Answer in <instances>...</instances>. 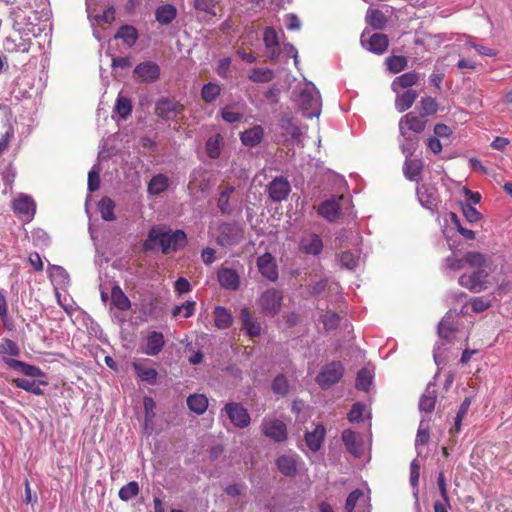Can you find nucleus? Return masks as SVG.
<instances>
[{
  "label": "nucleus",
  "instance_id": "1",
  "mask_svg": "<svg viewBox=\"0 0 512 512\" xmlns=\"http://www.w3.org/2000/svg\"><path fill=\"white\" fill-rule=\"evenodd\" d=\"M465 262L474 270L471 273L462 274L458 279L459 285L473 293H480L488 289L491 285L492 263L490 258L483 253L470 251L465 254Z\"/></svg>",
  "mask_w": 512,
  "mask_h": 512
},
{
  "label": "nucleus",
  "instance_id": "2",
  "mask_svg": "<svg viewBox=\"0 0 512 512\" xmlns=\"http://www.w3.org/2000/svg\"><path fill=\"white\" fill-rule=\"evenodd\" d=\"M157 242L163 254L176 252L184 248L187 244V236L183 230L162 231L156 227H152L148 232V238L143 244L145 251L152 250L154 247L152 243Z\"/></svg>",
  "mask_w": 512,
  "mask_h": 512
},
{
  "label": "nucleus",
  "instance_id": "3",
  "mask_svg": "<svg viewBox=\"0 0 512 512\" xmlns=\"http://www.w3.org/2000/svg\"><path fill=\"white\" fill-rule=\"evenodd\" d=\"M299 105L307 118L318 117L321 113L322 100L314 85H307L299 95Z\"/></svg>",
  "mask_w": 512,
  "mask_h": 512
},
{
  "label": "nucleus",
  "instance_id": "4",
  "mask_svg": "<svg viewBox=\"0 0 512 512\" xmlns=\"http://www.w3.org/2000/svg\"><path fill=\"white\" fill-rule=\"evenodd\" d=\"M344 371L341 361H332L322 367L315 381L322 389H329L341 380Z\"/></svg>",
  "mask_w": 512,
  "mask_h": 512
},
{
  "label": "nucleus",
  "instance_id": "5",
  "mask_svg": "<svg viewBox=\"0 0 512 512\" xmlns=\"http://www.w3.org/2000/svg\"><path fill=\"white\" fill-rule=\"evenodd\" d=\"M282 301V292L275 288H270L261 294L259 305L265 314L275 316L281 310Z\"/></svg>",
  "mask_w": 512,
  "mask_h": 512
},
{
  "label": "nucleus",
  "instance_id": "6",
  "mask_svg": "<svg viewBox=\"0 0 512 512\" xmlns=\"http://www.w3.org/2000/svg\"><path fill=\"white\" fill-rule=\"evenodd\" d=\"M261 431L275 442H284L288 438L286 424L279 419L264 418L261 423Z\"/></svg>",
  "mask_w": 512,
  "mask_h": 512
},
{
  "label": "nucleus",
  "instance_id": "7",
  "mask_svg": "<svg viewBox=\"0 0 512 512\" xmlns=\"http://www.w3.org/2000/svg\"><path fill=\"white\" fill-rule=\"evenodd\" d=\"M14 213L24 221H31L36 213V204L31 196L20 194L12 203Z\"/></svg>",
  "mask_w": 512,
  "mask_h": 512
},
{
  "label": "nucleus",
  "instance_id": "8",
  "mask_svg": "<svg viewBox=\"0 0 512 512\" xmlns=\"http://www.w3.org/2000/svg\"><path fill=\"white\" fill-rule=\"evenodd\" d=\"M224 410L231 423H233L236 427L246 428L249 426L251 422L250 415L247 409L244 408L240 403H227L224 407Z\"/></svg>",
  "mask_w": 512,
  "mask_h": 512
},
{
  "label": "nucleus",
  "instance_id": "9",
  "mask_svg": "<svg viewBox=\"0 0 512 512\" xmlns=\"http://www.w3.org/2000/svg\"><path fill=\"white\" fill-rule=\"evenodd\" d=\"M183 110L184 106L182 104L170 99H161L155 106L156 115L164 120L174 119Z\"/></svg>",
  "mask_w": 512,
  "mask_h": 512
},
{
  "label": "nucleus",
  "instance_id": "10",
  "mask_svg": "<svg viewBox=\"0 0 512 512\" xmlns=\"http://www.w3.org/2000/svg\"><path fill=\"white\" fill-rule=\"evenodd\" d=\"M424 117L417 116L413 112L407 113L403 116L399 122V129L403 136H406L407 131H412L414 133H421L424 131L426 127V121L423 119Z\"/></svg>",
  "mask_w": 512,
  "mask_h": 512
},
{
  "label": "nucleus",
  "instance_id": "11",
  "mask_svg": "<svg viewBox=\"0 0 512 512\" xmlns=\"http://www.w3.org/2000/svg\"><path fill=\"white\" fill-rule=\"evenodd\" d=\"M212 183L208 177V173L203 168L192 171L187 188L190 191L207 192L211 189Z\"/></svg>",
  "mask_w": 512,
  "mask_h": 512
},
{
  "label": "nucleus",
  "instance_id": "12",
  "mask_svg": "<svg viewBox=\"0 0 512 512\" xmlns=\"http://www.w3.org/2000/svg\"><path fill=\"white\" fill-rule=\"evenodd\" d=\"M291 191L290 183L283 177H276L268 185V195L274 202H282Z\"/></svg>",
  "mask_w": 512,
  "mask_h": 512
},
{
  "label": "nucleus",
  "instance_id": "13",
  "mask_svg": "<svg viewBox=\"0 0 512 512\" xmlns=\"http://www.w3.org/2000/svg\"><path fill=\"white\" fill-rule=\"evenodd\" d=\"M257 267L261 275L274 282L278 279V267L274 257L265 253L257 258Z\"/></svg>",
  "mask_w": 512,
  "mask_h": 512
},
{
  "label": "nucleus",
  "instance_id": "14",
  "mask_svg": "<svg viewBox=\"0 0 512 512\" xmlns=\"http://www.w3.org/2000/svg\"><path fill=\"white\" fill-rule=\"evenodd\" d=\"M344 199L343 196L332 197L322 202L318 207V214L328 220L329 222L335 221L340 215V202Z\"/></svg>",
  "mask_w": 512,
  "mask_h": 512
},
{
  "label": "nucleus",
  "instance_id": "15",
  "mask_svg": "<svg viewBox=\"0 0 512 512\" xmlns=\"http://www.w3.org/2000/svg\"><path fill=\"white\" fill-rule=\"evenodd\" d=\"M299 456L297 454H283L276 459L277 469L286 477H294L297 474Z\"/></svg>",
  "mask_w": 512,
  "mask_h": 512
},
{
  "label": "nucleus",
  "instance_id": "16",
  "mask_svg": "<svg viewBox=\"0 0 512 512\" xmlns=\"http://www.w3.org/2000/svg\"><path fill=\"white\" fill-rule=\"evenodd\" d=\"M134 74L141 81L151 83L159 78L160 68L153 62H144L135 67Z\"/></svg>",
  "mask_w": 512,
  "mask_h": 512
},
{
  "label": "nucleus",
  "instance_id": "17",
  "mask_svg": "<svg viewBox=\"0 0 512 512\" xmlns=\"http://www.w3.org/2000/svg\"><path fill=\"white\" fill-rule=\"evenodd\" d=\"M218 281L221 287L227 290H237L240 286V277L232 268H221L218 270Z\"/></svg>",
  "mask_w": 512,
  "mask_h": 512
},
{
  "label": "nucleus",
  "instance_id": "18",
  "mask_svg": "<svg viewBox=\"0 0 512 512\" xmlns=\"http://www.w3.org/2000/svg\"><path fill=\"white\" fill-rule=\"evenodd\" d=\"M240 318L242 322V328L246 330L250 337L259 336L261 333V326L257 322L247 307H243L240 311Z\"/></svg>",
  "mask_w": 512,
  "mask_h": 512
},
{
  "label": "nucleus",
  "instance_id": "19",
  "mask_svg": "<svg viewBox=\"0 0 512 512\" xmlns=\"http://www.w3.org/2000/svg\"><path fill=\"white\" fill-rule=\"evenodd\" d=\"M165 344L164 336L161 332L153 331L148 334L146 346L143 352L149 356H155L161 352Z\"/></svg>",
  "mask_w": 512,
  "mask_h": 512
},
{
  "label": "nucleus",
  "instance_id": "20",
  "mask_svg": "<svg viewBox=\"0 0 512 512\" xmlns=\"http://www.w3.org/2000/svg\"><path fill=\"white\" fill-rule=\"evenodd\" d=\"M325 433L326 429L322 424L316 425L313 431L306 432V444L313 452H316L320 449L325 437Z\"/></svg>",
  "mask_w": 512,
  "mask_h": 512
},
{
  "label": "nucleus",
  "instance_id": "21",
  "mask_svg": "<svg viewBox=\"0 0 512 512\" xmlns=\"http://www.w3.org/2000/svg\"><path fill=\"white\" fill-rule=\"evenodd\" d=\"M264 137V130L260 125H256L240 134V139L243 145L248 147H255L261 143Z\"/></svg>",
  "mask_w": 512,
  "mask_h": 512
},
{
  "label": "nucleus",
  "instance_id": "22",
  "mask_svg": "<svg viewBox=\"0 0 512 512\" xmlns=\"http://www.w3.org/2000/svg\"><path fill=\"white\" fill-rule=\"evenodd\" d=\"M389 46V39L386 34L374 33L367 41V49L375 54L381 55L386 52Z\"/></svg>",
  "mask_w": 512,
  "mask_h": 512
},
{
  "label": "nucleus",
  "instance_id": "23",
  "mask_svg": "<svg viewBox=\"0 0 512 512\" xmlns=\"http://www.w3.org/2000/svg\"><path fill=\"white\" fill-rule=\"evenodd\" d=\"M213 315L215 326L220 330L229 328L233 323L231 312L223 306H216Z\"/></svg>",
  "mask_w": 512,
  "mask_h": 512
},
{
  "label": "nucleus",
  "instance_id": "24",
  "mask_svg": "<svg viewBox=\"0 0 512 512\" xmlns=\"http://www.w3.org/2000/svg\"><path fill=\"white\" fill-rule=\"evenodd\" d=\"M169 187V178L162 173L154 175L147 186V191L151 195H159Z\"/></svg>",
  "mask_w": 512,
  "mask_h": 512
},
{
  "label": "nucleus",
  "instance_id": "25",
  "mask_svg": "<svg viewBox=\"0 0 512 512\" xmlns=\"http://www.w3.org/2000/svg\"><path fill=\"white\" fill-rule=\"evenodd\" d=\"M300 246L305 253L317 255L322 251L323 243L318 235L311 234L302 238Z\"/></svg>",
  "mask_w": 512,
  "mask_h": 512
},
{
  "label": "nucleus",
  "instance_id": "26",
  "mask_svg": "<svg viewBox=\"0 0 512 512\" xmlns=\"http://www.w3.org/2000/svg\"><path fill=\"white\" fill-rule=\"evenodd\" d=\"M224 146V138L221 134L217 133L212 135L206 140L205 148L206 153L211 159H217L221 155L222 147Z\"/></svg>",
  "mask_w": 512,
  "mask_h": 512
},
{
  "label": "nucleus",
  "instance_id": "27",
  "mask_svg": "<svg viewBox=\"0 0 512 512\" xmlns=\"http://www.w3.org/2000/svg\"><path fill=\"white\" fill-rule=\"evenodd\" d=\"M114 38L121 39L128 47H132L138 39V32L134 26L126 24L118 29Z\"/></svg>",
  "mask_w": 512,
  "mask_h": 512
},
{
  "label": "nucleus",
  "instance_id": "28",
  "mask_svg": "<svg viewBox=\"0 0 512 512\" xmlns=\"http://www.w3.org/2000/svg\"><path fill=\"white\" fill-rule=\"evenodd\" d=\"M111 302L120 311H127L131 308L129 298L118 285L112 287Z\"/></svg>",
  "mask_w": 512,
  "mask_h": 512
},
{
  "label": "nucleus",
  "instance_id": "29",
  "mask_svg": "<svg viewBox=\"0 0 512 512\" xmlns=\"http://www.w3.org/2000/svg\"><path fill=\"white\" fill-rule=\"evenodd\" d=\"M418 97V93L415 90H406L400 95H397L395 100V107L399 112H405L412 107L415 100Z\"/></svg>",
  "mask_w": 512,
  "mask_h": 512
},
{
  "label": "nucleus",
  "instance_id": "30",
  "mask_svg": "<svg viewBox=\"0 0 512 512\" xmlns=\"http://www.w3.org/2000/svg\"><path fill=\"white\" fill-rule=\"evenodd\" d=\"M280 127L283 135L292 140L299 141L302 135L301 129L293 123L289 116H283L280 120Z\"/></svg>",
  "mask_w": 512,
  "mask_h": 512
},
{
  "label": "nucleus",
  "instance_id": "31",
  "mask_svg": "<svg viewBox=\"0 0 512 512\" xmlns=\"http://www.w3.org/2000/svg\"><path fill=\"white\" fill-rule=\"evenodd\" d=\"M423 170V162L419 158L411 159L406 158L403 172L407 179L414 181L421 174Z\"/></svg>",
  "mask_w": 512,
  "mask_h": 512
},
{
  "label": "nucleus",
  "instance_id": "32",
  "mask_svg": "<svg viewBox=\"0 0 512 512\" xmlns=\"http://www.w3.org/2000/svg\"><path fill=\"white\" fill-rule=\"evenodd\" d=\"M132 367L141 381L147 382L151 385L156 384L158 375L156 369L145 367L138 362H133Z\"/></svg>",
  "mask_w": 512,
  "mask_h": 512
},
{
  "label": "nucleus",
  "instance_id": "33",
  "mask_svg": "<svg viewBox=\"0 0 512 512\" xmlns=\"http://www.w3.org/2000/svg\"><path fill=\"white\" fill-rule=\"evenodd\" d=\"M419 75L416 72H407L396 77L392 82L393 91L397 92L399 88L407 89L417 84Z\"/></svg>",
  "mask_w": 512,
  "mask_h": 512
},
{
  "label": "nucleus",
  "instance_id": "34",
  "mask_svg": "<svg viewBox=\"0 0 512 512\" xmlns=\"http://www.w3.org/2000/svg\"><path fill=\"white\" fill-rule=\"evenodd\" d=\"M177 15L176 8L171 4H166L158 7L155 11L156 21L162 25L170 24Z\"/></svg>",
  "mask_w": 512,
  "mask_h": 512
},
{
  "label": "nucleus",
  "instance_id": "35",
  "mask_svg": "<svg viewBox=\"0 0 512 512\" xmlns=\"http://www.w3.org/2000/svg\"><path fill=\"white\" fill-rule=\"evenodd\" d=\"M387 17L379 9H369L366 14V22L376 30H382L387 24Z\"/></svg>",
  "mask_w": 512,
  "mask_h": 512
},
{
  "label": "nucleus",
  "instance_id": "36",
  "mask_svg": "<svg viewBox=\"0 0 512 512\" xmlns=\"http://www.w3.org/2000/svg\"><path fill=\"white\" fill-rule=\"evenodd\" d=\"M235 192L234 186H225L221 189L217 200V207L222 214H230L232 209L230 207V197Z\"/></svg>",
  "mask_w": 512,
  "mask_h": 512
},
{
  "label": "nucleus",
  "instance_id": "37",
  "mask_svg": "<svg viewBox=\"0 0 512 512\" xmlns=\"http://www.w3.org/2000/svg\"><path fill=\"white\" fill-rule=\"evenodd\" d=\"M187 405L191 411L198 415H201L208 408V399L203 394L190 395L187 398Z\"/></svg>",
  "mask_w": 512,
  "mask_h": 512
},
{
  "label": "nucleus",
  "instance_id": "38",
  "mask_svg": "<svg viewBox=\"0 0 512 512\" xmlns=\"http://www.w3.org/2000/svg\"><path fill=\"white\" fill-rule=\"evenodd\" d=\"M275 77L274 71L269 68H253L248 79L254 83H268Z\"/></svg>",
  "mask_w": 512,
  "mask_h": 512
},
{
  "label": "nucleus",
  "instance_id": "39",
  "mask_svg": "<svg viewBox=\"0 0 512 512\" xmlns=\"http://www.w3.org/2000/svg\"><path fill=\"white\" fill-rule=\"evenodd\" d=\"M417 194L421 204L424 207L433 209L436 206L437 196L435 190L423 186L417 190Z\"/></svg>",
  "mask_w": 512,
  "mask_h": 512
},
{
  "label": "nucleus",
  "instance_id": "40",
  "mask_svg": "<svg viewBox=\"0 0 512 512\" xmlns=\"http://www.w3.org/2000/svg\"><path fill=\"white\" fill-rule=\"evenodd\" d=\"M115 204L109 197H104L99 202V211L101 217L105 221H113L115 219L114 214Z\"/></svg>",
  "mask_w": 512,
  "mask_h": 512
},
{
  "label": "nucleus",
  "instance_id": "41",
  "mask_svg": "<svg viewBox=\"0 0 512 512\" xmlns=\"http://www.w3.org/2000/svg\"><path fill=\"white\" fill-rule=\"evenodd\" d=\"M16 387L24 389L34 395H43V390L40 388L36 381L26 378H16L13 380Z\"/></svg>",
  "mask_w": 512,
  "mask_h": 512
},
{
  "label": "nucleus",
  "instance_id": "42",
  "mask_svg": "<svg viewBox=\"0 0 512 512\" xmlns=\"http://www.w3.org/2000/svg\"><path fill=\"white\" fill-rule=\"evenodd\" d=\"M115 111L121 119H126L132 112L131 100L119 94L116 99Z\"/></svg>",
  "mask_w": 512,
  "mask_h": 512
},
{
  "label": "nucleus",
  "instance_id": "43",
  "mask_svg": "<svg viewBox=\"0 0 512 512\" xmlns=\"http://www.w3.org/2000/svg\"><path fill=\"white\" fill-rule=\"evenodd\" d=\"M385 62L387 69L392 73H399L403 71L408 64L407 58L405 56L398 55L389 56Z\"/></svg>",
  "mask_w": 512,
  "mask_h": 512
},
{
  "label": "nucleus",
  "instance_id": "44",
  "mask_svg": "<svg viewBox=\"0 0 512 512\" xmlns=\"http://www.w3.org/2000/svg\"><path fill=\"white\" fill-rule=\"evenodd\" d=\"M436 400H437V397H436L435 391L427 390L420 398V401H419L420 411H423L426 413H431L435 408Z\"/></svg>",
  "mask_w": 512,
  "mask_h": 512
},
{
  "label": "nucleus",
  "instance_id": "45",
  "mask_svg": "<svg viewBox=\"0 0 512 512\" xmlns=\"http://www.w3.org/2000/svg\"><path fill=\"white\" fill-rule=\"evenodd\" d=\"M471 401L469 398H465L464 401L461 403L458 412L456 414V417L454 419V426L450 429V433H459L461 430V424L463 418L466 416L468 409L470 407Z\"/></svg>",
  "mask_w": 512,
  "mask_h": 512
},
{
  "label": "nucleus",
  "instance_id": "46",
  "mask_svg": "<svg viewBox=\"0 0 512 512\" xmlns=\"http://www.w3.org/2000/svg\"><path fill=\"white\" fill-rule=\"evenodd\" d=\"M220 92V85L209 82L202 87L201 97L206 103H211L220 95Z\"/></svg>",
  "mask_w": 512,
  "mask_h": 512
},
{
  "label": "nucleus",
  "instance_id": "47",
  "mask_svg": "<svg viewBox=\"0 0 512 512\" xmlns=\"http://www.w3.org/2000/svg\"><path fill=\"white\" fill-rule=\"evenodd\" d=\"M372 379H373V376H372L371 372L367 368H362L357 373L355 386L358 390L368 391V389L370 388V386L372 384Z\"/></svg>",
  "mask_w": 512,
  "mask_h": 512
},
{
  "label": "nucleus",
  "instance_id": "48",
  "mask_svg": "<svg viewBox=\"0 0 512 512\" xmlns=\"http://www.w3.org/2000/svg\"><path fill=\"white\" fill-rule=\"evenodd\" d=\"M438 111V103L432 97H424L420 101V115L422 117L432 116Z\"/></svg>",
  "mask_w": 512,
  "mask_h": 512
},
{
  "label": "nucleus",
  "instance_id": "49",
  "mask_svg": "<svg viewBox=\"0 0 512 512\" xmlns=\"http://www.w3.org/2000/svg\"><path fill=\"white\" fill-rule=\"evenodd\" d=\"M139 494V485L136 481H131L122 486L119 490V498L123 501H128Z\"/></svg>",
  "mask_w": 512,
  "mask_h": 512
},
{
  "label": "nucleus",
  "instance_id": "50",
  "mask_svg": "<svg viewBox=\"0 0 512 512\" xmlns=\"http://www.w3.org/2000/svg\"><path fill=\"white\" fill-rule=\"evenodd\" d=\"M195 307H196L195 301H187V302L183 303L182 305L174 306L171 311V314L173 317H178L182 313V311H184L183 317L189 318L194 314Z\"/></svg>",
  "mask_w": 512,
  "mask_h": 512
},
{
  "label": "nucleus",
  "instance_id": "51",
  "mask_svg": "<svg viewBox=\"0 0 512 512\" xmlns=\"http://www.w3.org/2000/svg\"><path fill=\"white\" fill-rule=\"evenodd\" d=\"M461 209L465 219L470 223H475L482 218V214L471 203H461Z\"/></svg>",
  "mask_w": 512,
  "mask_h": 512
},
{
  "label": "nucleus",
  "instance_id": "52",
  "mask_svg": "<svg viewBox=\"0 0 512 512\" xmlns=\"http://www.w3.org/2000/svg\"><path fill=\"white\" fill-rule=\"evenodd\" d=\"M272 390L274 393L279 394L281 396H286L289 391V383L287 378L280 374L275 377V379L272 382Z\"/></svg>",
  "mask_w": 512,
  "mask_h": 512
},
{
  "label": "nucleus",
  "instance_id": "53",
  "mask_svg": "<svg viewBox=\"0 0 512 512\" xmlns=\"http://www.w3.org/2000/svg\"><path fill=\"white\" fill-rule=\"evenodd\" d=\"M342 441L350 453L356 454V433L351 429H346L342 432Z\"/></svg>",
  "mask_w": 512,
  "mask_h": 512
},
{
  "label": "nucleus",
  "instance_id": "54",
  "mask_svg": "<svg viewBox=\"0 0 512 512\" xmlns=\"http://www.w3.org/2000/svg\"><path fill=\"white\" fill-rule=\"evenodd\" d=\"M321 321L326 330H333L338 327L340 323V316L335 312L328 311L322 316Z\"/></svg>",
  "mask_w": 512,
  "mask_h": 512
},
{
  "label": "nucleus",
  "instance_id": "55",
  "mask_svg": "<svg viewBox=\"0 0 512 512\" xmlns=\"http://www.w3.org/2000/svg\"><path fill=\"white\" fill-rule=\"evenodd\" d=\"M263 40L267 48H277L279 45L278 34L272 27L265 29Z\"/></svg>",
  "mask_w": 512,
  "mask_h": 512
},
{
  "label": "nucleus",
  "instance_id": "56",
  "mask_svg": "<svg viewBox=\"0 0 512 512\" xmlns=\"http://www.w3.org/2000/svg\"><path fill=\"white\" fill-rule=\"evenodd\" d=\"M363 492L359 489L353 490L347 497L344 512H353Z\"/></svg>",
  "mask_w": 512,
  "mask_h": 512
},
{
  "label": "nucleus",
  "instance_id": "57",
  "mask_svg": "<svg viewBox=\"0 0 512 512\" xmlns=\"http://www.w3.org/2000/svg\"><path fill=\"white\" fill-rule=\"evenodd\" d=\"M194 8L198 11L205 12L207 14L215 16L214 11L215 1L214 0H194Z\"/></svg>",
  "mask_w": 512,
  "mask_h": 512
},
{
  "label": "nucleus",
  "instance_id": "58",
  "mask_svg": "<svg viewBox=\"0 0 512 512\" xmlns=\"http://www.w3.org/2000/svg\"><path fill=\"white\" fill-rule=\"evenodd\" d=\"M430 439V431L429 427L423 426V421L420 423V426L417 431L416 439H415V446H424L429 442Z\"/></svg>",
  "mask_w": 512,
  "mask_h": 512
},
{
  "label": "nucleus",
  "instance_id": "59",
  "mask_svg": "<svg viewBox=\"0 0 512 512\" xmlns=\"http://www.w3.org/2000/svg\"><path fill=\"white\" fill-rule=\"evenodd\" d=\"M470 304L472 310L476 313L484 312L492 306L491 301L483 297L472 298Z\"/></svg>",
  "mask_w": 512,
  "mask_h": 512
},
{
  "label": "nucleus",
  "instance_id": "60",
  "mask_svg": "<svg viewBox=\"0 0 512 512\" xmlns=\"http://www.w3.org/2000/svg\"><path fill=\"white\" fill-rule=\"evenodd\" d=\"M13 363L16 366L21 367L22 373L25 374L26 376L38 377L41 375V370L37 366L30 365V364H27V363H24V362H21L18 360H13Z\"/></svg>",
  "mask_w": 512,
  "mask_h": 512
},
{
  "label": "nucleus",
  "instance_id": "61",
  "mask_svg": "<svg viewBox=\"0 0 512 512\" xmlns=\"http://www.w3.org/2000/svg\"><path fill=\"white\" fill-rule=\"evenodd\" d=\"M364 410H365V406L363 404H361V403L353 404L348 413V420L350 422L362 421Z\"/></svg>",
  "mask_w": 512,
  "mask_h": 512
},
{
  "label": "nucleus",
  "instance_id": "62",
  "mask_svg": "<svg viewBox=\"0 0 512 512\" xmlns=\"http://www.w3.org/2000/svg\"><path fill=\"white\" fill-rule=\"evenodd\" d=\"M14 138V128L9 125L5 133L0 138V155L8 148L9 142Z\"/></svg>",
  "mask_w": 512,
  "mask_h": 512
},
{
  "label": "nucleus",
  "instance_id": "63",
  "mask_svg": "<svg viewBox=\"0 0 512 512\" xmlns=\"http://www.w3.org/2000/svg\"><path fill=\"white\" fill-rule=\"evenodd\" d=\"M341 264L347 269H354L357 265L356 256L350 251H344L340 256Z\"/></svg>",
  "mask_w": 512,
  "mask_h": 512
},
{
  "label": "nucleus",
  "instance_id": "64",
  "mask_svg": "<svg viewBox=\"0 0 512 512\" xmlns=\"http://www.w3.org/2000/svg\"><path fill=\"white\" fill-rule=\"evenodd\" d=\"M191 289L192 286L186 278L179 277L174 283V290L179 295L188 293Z\"/></svg>",
  "mask_w": 512,
  "mask_h": 512
}]
</instances>
